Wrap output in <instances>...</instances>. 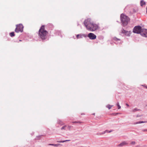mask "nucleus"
Returning a JSON list of instances; mask_svg holds the SVG:
<instances>
[{"label": "nucleus", "instance_id": "obj_1", "mask_svg": "<svg viewBox=\"0 0 147 147\" xmlns=\"http://www.w3.org/2000/svg\"><path fill=\"white\" fill-rule=\"evenodd\" d=\"M45 27L44 25L42 26L38 32L39 36L43 40L46 38L47 35L48 33V32L45 30Z\"/></svg>", "mask_w": 147, "mask_h": 147}, {"label": "nucleus", "instance_id": "obj_2", "mask_svg": "<svg viewBox=\"0 0 147 147\" xmlns=\"http://www.w3.org/2000/svg\"><path fill=\"white\" fill-rule=\"evenodd\" d=\"M120 18L123 25V26H126L127 24L128 21L129 20V18L122 13L121 14Z\"/></svg>", "mask_w": 147, "mask_h": 147}, {"label": "nucleus", "instance_id": "obj_3", "mask_svg": "<svg viewBox=\"0 0 147 147\" xmlns=\"http://www.w3.org/2000/svg\"><path fill=\"white\" fill-rule=\"evenodd\" d=\"M99 26L98 24L92 22L89 27L88 28V30L93 32L98 29Z\"/></svg>", "mask_w": 147, "mask_h": 147}, {"label": "nucleus", "instance_id": "obj_4", "mask_svg": "<svg viewBox=\"0 0 147 147\" xmlns=\"http://www.w3.org/2000/svg\"><path fill=\"white\" fill-rule=\"evenodd\" d=\"M23 26L22 24L17 25L15 31L17 33L19 32H22L23 31Z\"/></svg>", "mask_w": 147, "mask_h": 147}, {"label": "nucleus", "instance_id": "obj_5", "mask_svg": "<svg viewBox=\"0 0 147 147\" xmlns=\"http://www.w3.org/2000/svg\"><path fill=\"white\" fill-rule=\"evenodd\" d=\"M142 28L140 26H135L133 30V32L137 34H140Z\"/></svg>", "mask_w": 147, "mask_h": 147}, {"label": "nucleus", "instance_id": "obj_6", "mask_svg": "<svg viewBox=\"0 0 147 147\" xmlns=\"http://www.w3.org/2000/svg\"><path fill=\"white\" fill-rule=\"evenodd\" d=\"M92 22H91V19H87L85 20L84 22V24L85 26L86 27V29L88 30V28L89 27L90 24Z\"/></svg>", "mask_w": 147, "mask_h": 147}, {"label": "nucleus", "instance_id": "obj_7", "mask_svg": "<svg viewBox=\"0 0 147 147\" xmlns=\"http://www.w3.org/2000/svg\"><path fill=\"white\" fill-rule=\"evenodd\" d=\"M140 34L142 36L147 37V29L142 28L141 32Z\"/></svg>", "mask_w": 147, "mask_h": 147}, {"label": "nucleus", "instance_id": "obj_8", "mask_svg": "<svg viewBox=\"0 0 147 147\" xmlns=\"http://www.w3.org/2000/svg\"><path fill=\"white\" fill-rule=\"evenodd\" d=\"M88 37L90 39L94 40L96 38V36L95 35L92 33H90L88 34Z\"/></svg>", "mask_w": 147, "mask_h": 147}, {"label": "nucleus", "instance_id": "obj_9", "mask_svg": "<svg viewBox=\"0 0 147 147\" xmlns=\"http://www.w3.org/2000/svg\"><path fill=\"white\" fill-rule=\"evenodd\" d=\"M128 144V143L127 142L124 141L120 143L119 144H118L117 145V146L119 147H122L127 145Z\"/></svg>", "mask_w": 147, "mask_h": 147}, {"label": "nucleus", "instance_id": "obj_10", "mask_svg": "<svg viewBox=\"0 0 147 147\" xmlns=\"http://www.w3.org/2000/svg\"><path fill=\"white\" fill-rule=\"evenodd\" d=\"M80 36V38H82L83 37H86L88 36V35H87L80 34H77L76 35L77 38H78V36Z\"/></svg>", "mask_w": 147, "mask_h": 147}, {"label": "nucleus", "instance_id": "obj_11", "mask_svg": "<svg viewBox=\"0 0 147 147\" xmlns=\"http://www.w3.org/2000/svg\"><path fill=\"white\" fill-rule=\"evenodd\" d=\"M113 40L116 41V42L118 41L117 43L116 42V44H120L121 43V41L119 39L115 37L113 38Z\"/></svg>", "mask_w": 147, "mask_h": 147}, {"label": "nucleus", "instance_id": "obj_12", "mask_svg": "<svg viewBox=\"0 0 147 147\" xmlns=\"http://www.w3.org/2000/svg\"><path fill=\"white\" fill-rule=\"evenodd\" d=\"M147 121H140L138 122H135L134 123V124H140V123H146Z\"/></svg>", "mask_w": 147, "mask_h": 147}, {"label": "nucleus", "instance_id": "obj_13", "mask_svg": "<svg viewBox=\"0 0 147 147\" xmlns=\"http://www.w3.org/2000/svg\"><path fill=\"white\" fill-rule=\"evenodd\" d=\"M49 145L50 146H55L57 147L59 146H61V145L60 144H49Z\"/></svg>", "mask_w": 147, "mask_h": 147}, {"label": "nucleus", "instance_id": "obj_14", "mask_svg": "<svg viewBox=\"0 0 147 147\" xmlns=\"http://www.w3.org/2000/svg\"><path fill=\"white\" fill-rule=\"evenodd\" d=\"M57 123L61 125L64 124V123L60 120H58L57 121Z\"/></svg>", "mask_w": 147, "mask_h": 147}, {"label": "nucleus", "instance_id": "obj_15", "mask_svg": "<svg viewBox=\"0 0 147 147\" xmlns=\"http://www.w3.org/2000/svg\"><path fill=\"white\" fill-rule=\"evenodd\" d=\"M108 132V130H106L105 131L102 132V133H97V135H101L103 134H105L106 133V132Z\"/></svg>", "mask_w": 147, "mask_h": 147}, {"label": "nucleus", "instance_id": "obj_16", "mask_svg": "<svg viewBox=\"0 0 147 147\" xmlns=\"http://www.w3.org/2000/svg\"><path fill=\"white\" fill-rule=\"evenodd\" d=\"M146 4L145 2L143 0H141L140 1V5L141 6H142L143 5H145Z\"/></svg>", "mask_w": 147, "mask_h": 147}, {"label": "nucleus", "instance_id": "obj_17", "mask_svg": "<svg viewBox=\"0 0 147 147\" xmlns=\"http://www.w3.org/2000/svg\"><path fill=\"white\" fill-rule=\"evenodd\" d=\"M122 33L124 34H125L126 35V33L127 32V31L124 30L123 29H122L121 30Z\"/></svg>", "mask_w": 147, "mask_h": 147}, {"label": "nucleus", "instance_id": "obj_18", "mask_svg": "<svg viewBox=\"0 0 147 147\" xmlns=\"http://www.w3.org/2000/svg\"><path fill=\"white\" fill-rule=\"evenodd\" d=\"M140 110V109H138L137 108H136L132 110V111L133 112H136V111H139Z\"/></svg>", "mask_w": 147, "mask_h": 147}, {"label": "nucleus", "instance_id": "obj_19", "mask_svg": "<svg viewBox=\"0 0 147 147\" xmlns=\"http://www.w3.org/2000/svg\"><path fill=\"white\" fill-rule=\"evenodd\" d=\"M10 36L11 37L14 36H15L14 32H11L10 33Z\"/></svg>", "mask_w": 147, "mask_h": 147}, {"label": "nucleus", "instance_id": "obj_20", "mask_svg": "<svg viewBox=\"0 0 147 147\" xmlns=\"http://www.w3.org/2000/svg\"><path fill=\"white\" fill-rule=\"evenodd\" d=\"M113 106V105H108L107 106V107L109 109H110Z\"/></svg>", "mask_w": 147, "mask_h": 147}, {"label": "nucleus", "instance_id": "obj_21", "mask_svg": "<svg viewBox=\"0 0 147 147\" xmlns=\"http://www.w3.org/2000/svg\"><path fill=\"white\" fill-rule=\"evenodd\" d=\"M67 127V125H64V126H63V127H62L61 128V130H65L66 129V127Z\"/></svg>", "mask_w": 147, "mask_h": 147}, {"label": "nucleus", "instance_id": "obj_22", "mask_svg": "<svg viewBox=\"0 0 147 147\" xmlns=\"http://www.w3.org/2000/svg\"><path fill=\"white\" fill-rule=\"evenodd\" d=\"M117 106L118 107V109H119L121 108V106H120L119 105V102H117Z\"/></svg>", "mask_w": 147, "mask_h": 147}, {"label": "nucleus", "instance_id": "obj_23", "mask_svg": "<svg viewBox=\"0 0 147 147\" xmlns=\"http://www.w3.org/2000/svg\"><path fill=\"white\" fill-rule=\"evenodd\" d=\"M136 144V142L135 141H132L131 143V144H132V145H134Z\"/></svg>", "mask_w": 147, "mask_h": 147}, {"label": "nucleus", "instance_id": "obj_24", "mask_svg": "<svg viewBox=\"0 0 147 147\" xmlns=\"http://www.w3.org/2000/svg\"><path fill=\"white\" fill-rule=\"evenodd\" d=\"M57 142L59 143H63V141H57Z\"/></svg>", "mask_w": 147, "mask_h": 147}, {"label": "nucleus", "instance_id": "obj_25", "mask_svg": "<svg viewBox=\"0 0 147 147\" xmlns=\"http://www.w3.org/2000/svg\"><path fill=\"white\" fill-rule=\"evenodd\" d=\"M70 141V140H63V142H67V141Z\"/></svg>", "mask_w": 147, "mask_h": 147}, {"label": "nucleus", "instance_id": "obj_26", "mask_svg": "<svg viewBox=\"0 0 147 147\" xmlns=\"http://www.w3.org/2000/svg\"><path fill=\"white\" fill-rule=\"evenodd\" d=\"M142 131H147V129H143L142 130Z\"/></svg>", "mask_w": 147, "mask_h": 147}, {"label": "nucleus", "instance_id": "obj_27", "mask_svg": "<svg viewBox=\"0 0 147 147\" xmlns=\"http://www.w3.org/2000/svg\"><path fill=\"white\" fill-rule=\"evenodd\" d=\"M71 127V126H68V128L69 129H70Z\"/></svg>", "mask_w": 147, "mask_h": 147}, {"label": "nucleus", "instance_id": "obj_28", "mask_svg": "<svg viewBox=\"0 0 147 147\" xmlns=\"http://www.w3.org/2000/svg\"><path fill=\"white\" fill-rule=\"evenodd\" d=\"M78 123V122L75 121H73V122H72V123Z\"/></svg>", "mask_w": 147, "mask_h": 147}, {"label": "nucleus", "instance_id": "obj_29", "mask_svg": "<svg viewBox=\"0 0 147 147\" xmlns=\"http://www.w3.org/2000/svg\"><path fill=\"white\" fill-rule=\"evenodd\" d=\"M112 131V130H110V131H108V132H106V133H110V132H111Z\"/></svg>", "mask_w": 147, "mask_h": 147}, {"label": "nucleus", "instance_id": "obj_30", "mask_svg": "<svg viewBox=\"0 0 147 147\" xmlns=\"http://www.w3.org/2000/svg\"><path fill=\"white\" fill-rule=\"evenodd\" d=\"M126 105L127 107H129V105L127 103L126 104Z\"/></svg>", "mask_w": 147, "mask_h": 147}, {"label": "nucleus", "instance_id": "obj_31", "mask_svg": "<svg viewBox=\"0 0 147 147\" xmlns=\"http://www.w3.org/2000/svg\"><path fill=\"white\" fill-rule=\"evenodd\" d=\"M80 36H78V38H77V39H78V38H80Z\"/></svg>", "mask_w": 147, "mask_h": 147}, {"label": "nucleus", "instance_id": "obj_32", "mask_svg": "<svg viewBox=\"0 0 147 147\" xmlns=\"http://www.w3.org/2000/svg\"><path fill=\"white\" fill-rule=\"evenodd\" d=\"M78 123H81V122L80 121H78Z\"/></svg>", "mask_w": 147, "mask_h": 147}, {"label": "nucleus", "instance_id": "obj_33", "mask_svg": "<svg viewBox=\"0 0 147 147\" xmlns=\"http://www.w3.org/2000/svg\"><path fill=\"white\" fill-rule=\"evenodd\" d=\"M136 147H139V145H138V146H136Z\"/></svg>", "mask_w": 147, "mask_h": 147}, {"label": "nucleus", "instance_id": "obj_34", "mask_svg": "<svg viewBox=\"0 0 147 147\" xmlns=\"http://www.w3.org/2000/svg\"><path fill=\"white\" fill-rule=\"evenodd\" d=\"M145 87H146V88L147 89V86H145Z\"/></svg>", "mask_w": 147, "mask_h": 147}, {"label": "nucleus", "instance_id": "obj_35", "mask_svg": "<svg viewBox=\"0 0 147 147\" xmlns=\"http://www.w3.org/2000/svg\"><path fill=\"white\" fill-rule=\"evenodd\" d=\"M92 114H93V115H95V113H93Z\"/></svg>", "mask_w": 147, "mask_h": 147}, {"label": "nucleus", "instance_id": "obj_36", "mask_svg": "<svg viewBox=\"0 0 147 147\" xmlns=\"http://www.w3.org/2000/svg\"><path fill=\"white\" fill-rule=\"evenodd\" d=\"M142 86H144V85H142Z\"/></svg>", "mask_w": 147, "mask_h": 147}, {"label": "nucleus", "instance_id": "obj_37", "mask_svg": "<svg viewBox=\"0 0 147 147\" xmlns=\"http://www.w3.org/2000/svg\"><path fill=\"white\" fill-rule=\"evenodd\" d=\"M139 117V115H137V117Z\"/></svg>", "mask_w": 147, "mask_h": 147}, {"label": "nucleus", "instance_id": "obj_38", "mask_svg": "<svg viewBox=\"0 0 147 147\" xmlns=\"http://www.w3.org/2000/svg\"><path fill=\"white\" fill-rule=\"evenodd\" d=\"M139 117V115H137V117Z\"/></svg>", "mask_w": 147, "mask_h": 147}, {"label": "nucleus", "instance_id": "obj_39", "mask_svg": "<svg viewBox=\"0 0 147 147\" xmlns=\"http://www.w3.org/2000/svg\"><path fill=\"white\" fill-rule=\"evenodd\" d=\"M127 36H129V35L127 34Z\"/></svg>", "mask_w": 147, "mask_h": 147}, {"label": "nucleus", "instance_id": "obj_40", "mask_svg": "<svg viewBox=\"0 0 147 147\" xmlns=\"http://www.w3.org/2000/svg\"><path fill=\"white\" fill-rule=\"evenodd\" d=\"M19 41H21V40H19Z\"/></svg>", "mask_w": 147, "mask_h": 147}]
</instances>
